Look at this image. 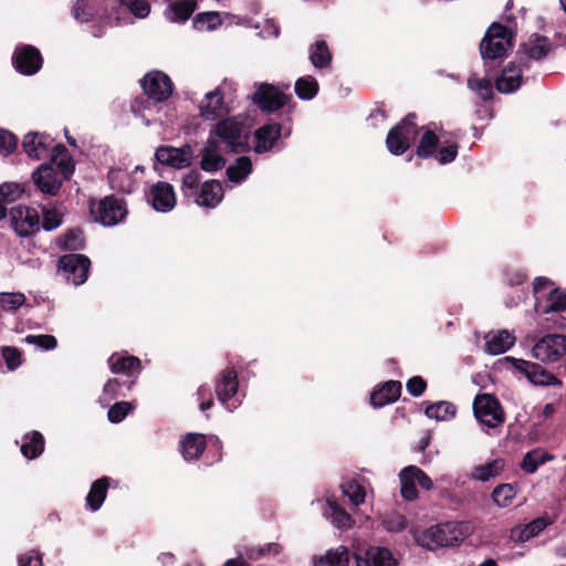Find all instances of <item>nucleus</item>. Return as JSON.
Instances as JSON below:
<instances>
[{
	"label": "nucleus",
	"mask_w": 566,
	"mask_h": 566,
	"mask_svg": "<svg viewBox=\"0 0 566 566\" xmlns=\"http://www.w3.org/2000/svg\"><path fill=\"white\" fill-rule=\"evenodd\" d=\"M552 282L545 277L534 281V311L538 316L537 325L542 329L553 327L557 313L566 310V293L552 287Z\"/></svg>",
	"instance_id": "3"
},
{
	"label": "nucleus",
	"mask_w": 566,
	"mask_h": 566,
	"mask_svg": "<svg viewBox=\"0 0 566 566\" xmlns=\"http://www.w3.org/2000/svg\"><path fill=\"white\" fill-rule=\"evenodd\" d=\"M192 24L198 31H212L222 24V19L218 12H202L195 17Z\"/></svg>",
	"instance_id": "42"
},
{
	"label": "nucleus",
	"mask_w": 566,
	"mask_h": 566,
	"mask_svg": "<svg viewBox=\"0 0 566 566\" xmlns=\"http://www.w3.org/2000/svg\"><path fill=\"white\" fill-rule=\"evenodd\" d=\"M310 59L314 67L324 69L331 63L332 55L325 41H316L311 48Z\"/></svg>",
	"instance_id": "41"
},
{
	"label": "nucleus",
	"mask_w": 566,
	"mask_h": 566,
	"mask_svg": "<svg viewBox=\"0 0 566 566\" xmlns=\"http://www.w3.org/2000/svg\"><path fill=\"white\" fill-rule=\"evenodd\" d=\"M53 139L46 134L29 133L23 137L22 147L29 157L40 159L53 154Z\"/></svg>",
	"instance_id": "22"
},
{
	"label": "nucleus",
	"mask_w": 566,
	"mask_h": 566,
	"mask_svg": "<svg viewBox=\"0 0 566 566\" xmlns=\"http://www.w3.org/2000/svg\"><path fill=\"white\" fill-rule=\"evenodd\" d=\"M98 0H76L72 14L78 22H88L96 14Z\"/></svg>",
	"instance_id": "40"
},
{
	"label": "nucleus",
	"mask_w": 566,
	"mask_h": 566,
	"mask_svg": "<svg viewBox=\"0 0 566 566\" xmlns=\"http://www.w3.org/2000/svg\"><path fill=\"white\" fill-rule=\"evenodd\" d=\"M476 420L486 428H497L503 424L505 417L499 401L491 395H478L473 401Z\"/></svg>",
	"instance_id": "7"
},
{
	"label": "nucleus",
	"mask_w": 566,
	"mask_h": 566,
	"mask_svg": "<svg viewBox=\"0 0 566 566\" xmlns=\"http://www.w3.org/2000/svg\"><path fill=\"white\" fill-rule=\"evenodd\" d=\"M199 114L206 120H216L229 114L224 96L220 87L205 94L198 104Z\"/></svg>",
	"instance_id": "14"
},
{
	"label": "nucleus",
	"mask_w": 566,
	"mask_h": 566,
	"mask_svg": "<svg viewBox=\"0 0 566 566\" xmlns=\"http://www.w3.org/2000/svg\"><path fill=\"white\" fill-rule=\"evenodd\" d=\"M206 448V437L188 433L180 442L181 453L187 461L197 460Z\"/></svg>",
	"instance_id": "31"
},
{
	"label": "nucleus",
	"mask_w": 566,
	"mask_h": 566,
	"mask_svg": "<svg viewBox=\"0 0 566 566\" xmlns=\"http://www.w3.org/2000/svg\"><path fill=\"white\" fill-rule=\"evenodd\" d=\"M197 2L195 0H177L170 2L165 10V17L170 22H186L196 10Z\"/></svg>",
	"instance_id": "28"
},
{
	"label": "nucleus",
	"mask_w": 566,
	"mask_h": 566,
	"mask_svg": "<svg viewBox=\"0 0 566 566\" xmlns=\"http://www.w3.org/2000/svg\"><path fill=\"white\" fill-rule=\"evenodd\" d=\"M356 566H398L390 549L381 546H368L355 553Z\"/></svg>",
	"instance_id": "18"
},
{
	"label": "nucleus",
	"mask_w": 566,
	"mask_h": 566,
	"mask_svg": "<svg viewBox=\"0 0 566 566\" xmlns=\"http://www.w3.org/2000/svg\"><path fill=\"white\" fill-rule=\"evenodd\" d=\"M108 490V480L107 478H102L96 480L86 496V505L87 507L95 512L97 511L105 501L106 493Z\"/></svg>",
	"instance_id": "34"
},
{
	"label": "nucleus",
	"mask_w": 566,
	"mask_h": 566,
	"mask_svg": "<svg viewBox=\"0 0 566 566\" xmlns=\"http://www.w3.org/2000/svg\"><path fill=\"white\" fill-rule=\"evenodd\" d=\"M417 133L415 115L410 114L389 130L386 139L388 150L394 155L403 154L416 140Z\"/></svg>",
	"instance_id": "6"
},
{
	"label": "nucleus",
	"mask_w": 566,
	"mask_h": 566,
	"mask_svg": "<svg viewBox=\"0 0 566 566\" xmlns=\"http://www.w3.org/2000/svg\"><path fill=\"white\" fill-rule=\"evenodd\" d=\"M108 365L114 374L130 375L140 369V361L135 356H123L120 354H113L108 358Z\"/></svg>",
	"instance_id": "32"
},
{
	"label": "nucleus",
	"mask_w": 566,
	"mask_h": 566,
	"mask_svg": "<svg viewBox=\"0 0 566 566\" xmlns=\"http://www.w3.org/2000/svg\"><path fill=\"white\" fill-rule=\"evenodd\" d=\"M401 384L399 381L389 380L378 390H374L370 395V402L374 407H382L394 402L400 396Z\"/></svg>",
	"instance_id": "29"
},
{
	"label": "nucleus",
	"mask_w": 566,
	"mask_h": 566,
	"mask_svg": "<svg viewBox=\"0 0 566 566\" xmlns=\"http://www.w3.org/2000/svg\"><path fill=\"white\" fill-rule=\"evenodd\" d=\"M343 494L348 496L350 503L355 506L365 502L366 491L355 480L347 481L340 485Z\"/></svg>",
	"instance_id": "46"
},
{
	"label": "nucleus",
	"mask_w": 566,
	"mask_h": 566,
	"mask_svg": "<svg viewBox=\"0 0 566 566\" xmlns=\"http://www.w3.org/2000/svg\"><path fill=\"white\" fill-rule=\"evenodd\" d=\"M144 176V168L136 166L133 170L114 168L108 172L111 187L115 190L130 193L137 189Z\"/></svg>",
	"instance_id": "17"
},
{
	"label": "nucleus",
	"mask_w": 566,
	"mask_h": 566,
	"mask_svg": "<svg viewBox=\"0 0 566 566\" xmlns=\"http://www.w3.org/2000/svg\"><path fill=\"white\" fill-rule=\"evenodd\" d=\"M426 416L437 421H449L455 417L457 408L448 401H438L426 408Z\"/></svg>",
	"instance_id": "38"
},
{
	"label": "nucleus",
	"mask_w": 566,
	"mask_h": 566,
	"mask_svg": "<svg viewBox=\"0 0 566 566\" xmlns=\"http://www.w3.org/2000/svg\"><path fill=\"white\" fill-rule=\"evenodd\" d=\"M209 136L234 153L243 151L248 147V129L238 116L218 120L210 129Z\"/></svg>",
	"instance_id": "4"
},
{
	"label": "nucleus",
	"mask_w": 566,
	"mask_h": 566,
	"mask_svg": "<svg viewBox=\"0 0 566 566\" xmlns=\"http://www.w3.org/2000/svg\"><path fill=\"white\" fill-rule=\"evenodd\" d=\"M318 92V83L313 76H304L296 81L295 93L301 99H312Z\"/></svg>",
	"instance_id": "44"
},
{
	"label": "nucleus",
	"mask_w": 566,
	"mask_h": 566,
	"mask_svg": "<svg viewBox=\"0 0 566 566\" xmlns=\"http://www.w3.org/2000/svg\"><path fill=\"white\" fill-rule=\"evenodd\" d=\"M547 460L546 453L542 450L527 452L522 461V469L527 473H534L537 468Z\"/></svg>",
	"instance_id": "47"
},
{
	"label": "nucleus",
	"mask_w": 566,
	"mask_h": 566,
	"mask_svg": "<svg viewBox=\"0 0 566 566\" xmlns=\"http://www.w3.org/2000/svg\"><path fill=\"white\" fill-rule=\"evenodd\" d=\"M238 377L233 369H226L221 373L220 379L216 386V392L219 401L228 409L233 411L237 409L241 401L235 397L238 392Z\"/></svg>",
	"instance_id": "12"
},
{
	"label": "nucleus",
	"mask_w": 566,
	"mask_h": 566,
	"mask_svg": "<svg viewBox=\"0 0 566 566\" xmlns=\"http://www.w3.org/2000/svg\"><path fill=\"white\" fill-rule=\"evenodd\" d=\"M44 449V439L43 436L33 431L31 434H27L22 439L21 443V452L28 459L38 458Z\"/></svg>",
	"instance_id": "37"
},
{
	"label": "nucleus",
	"mask_w": 566,
	"mask_h": 566,
	"mask_svg": "<svg viewBox=\"0 0 566 566\" xmlns=\"http://www.w3.org/2000/svg\"><path fill=\"white\" fill-rule=\"evenodd\" d=\"M547 53H548V46L544 40L538 41L537 43L531 45L527 49V55L533 60H541V59L545 57L547 55Z\"/></svg>",
	"instance_id": "63"
},
{
	"label": "nucleus",
	"mask_w": 566,
	"mask_h": 566,
	"mask_svg": "<svg viewBox=\"0 0 566 566\" xmlns=\"http://www.w3.org/2000/svg\"><path fill=\"white\" fill-rule=\"evenodd\" d=\"M224 164L221 143L209 136L206 146L201 150V168L205 171L213 172L220 170Z\"/></svg>",
	"instance_id": "23"
},
{
	"label": "nucleus",
	"mask_w": 566,
	"mask_h": 566,
	"mask_svg": "<svg viewBox=\"0 0 566 566\" xmlns=\"http://www.w3.org/2000/svg\"><path fill=\"white\" fill-rule=\"evenodd\" d=\"M485 350L491 355H500L507 352L515 343V336L506 331L490 332L484 336Z\"/></svg>",
	"instance_id": "24"
},
{
	"label": "nucleus",
	"mask_w": 566,
	"mask_h": 566,
	"mask_svg": "<svg viewBox=\"0 0 566 566\" xmlns=\"http://www.w3.org/2000/svg\"><path fill=\"white\" fill-rule=\"evenodd\" d=\"M83 233L78 229L70 230L61 239V245L65 250H80L83 248Z\"/></svg>",
	"instance_id": "53"
},
{
	"label": "nucleus",
	"mask_w": 566,
	"mask_h": 566,
	"mask_svg": "<svg viewBox=\"0 0 566 566\" xmlns=\"http://www.w3.org/2000/svg\"><path fill=\"white\" fill-rule=\"evenodd\" d=\"M148 201L158 212H169L176 206L174 187L165 181H158L151 186L148 193Z\"/></svg>",
	"instance_id": "20"
},
{
	"label": "nucleus",
	"mask_w": 566,
	"mask_h": 566,
	"mask_svg": "<svg viewBox=\"0 0 566 566\" xmlns=\"http://www.w3.org/2000/svg\"><path fill=\"white\" fill-rule=\"evenodd\" d=\"M2 355L10 370H13L21 365V354L18 349L7 347L3 349Z\"/></svg>",
	"instance_id": "62"
},
{
	"label": "nucleus",
	"mask_w": 566,
	"mask_h": 566,
	"mask_svg": "<svg viewBox=\"0 0 566 566\" xmlns=\"http://www.w3.org/2000/svg\"><path fill=\"white\" fill-rule=\"evenodd\" d=\"M474 525L470 521H450L430 526L415 535L416 542L428 551L458 545L472 535Z\"/></svg>",
	"instance_id": "2"
},
{
	"label": "nucleus",
	"mask_w": 566,
	"mask_h": 566,
	"mask_svg": "<svg viewBox=\"0 0 566 566\" xmlns=\"http://www.w3.org/2000/svg\"><path fill=\"white\" fill-rule=\"evenodd\" d=\"M51 158L52 164H42L32 174V179L41 192L55 196L63 180L73 174L74 163L63 145L54 147Z\"/></svg>",
	"instance_id": "1"
},
{
	"label": "nucleus",
	"mask_w": 566,
	"mask_h": 566,
	"mask_svg": "<svg viewBox=\"0 0 566 566\" xmlns=\"http://www.w3.org/2000/svg\"><path fill=\"white\" fill-rule=\"evenodd\" d=\"M504 467L505 464L502 459H494L488 463L476 465L473 469L471 478L473 480L486 482L500 475L501 472L504 470Z\"/></svg>",
	"instance_id": "35"
},
{
	"label": "nucleus",
	"mask_w": 566,
	"mask_h": 566,
	"mask_svg": "<svg viewBox=\"0 0 566 566\" xmlns=\"http://www.w3.org/2000/svg\"><path fill=\"white\" fill-rule=\"evenodd\" d=\"M156 159L164 165L181 169L190 166L192 160V150L189 146L175 148L171 146H163L157 148L155 153Z\"/></svg>",
	"instance_id": "21"
},
{
	"label": "nucleus",
	"mask_w": 566,
	"mask_h": 566,
	"mask_svg": "<svg viewBox=\"0 0 566 566\" xmlns=\"http://www.w3.org/2000/svg\"><path fill=\"white\" fill-rule=\"evenodd\" d=\"M25 302L22 293H0V307L3 311H15Z\"/></svg>",
	"instance_id": "51"
},
{
	"label": "nucleus",
	"mask_w": 566,
	"mask_h": 566,
	"mask_svg": "<svg viewBox=\"0 0 566 566\" xmlns=\"http://www.w3.org/2000/svg\"><path fill=\"white\" fill-rule=\"evenodd\" d=\"M25 342L45 350L54 349L57 345L56 338L52 335H28Z\"/></svg>",
	"instance_id": "57"
},
{
	"label": "nucleus",
	"mask_w": 566,
	"mask_h": 566,
	"mask_svg": "<svg viewBox=\"0 0 566 566\" xmlns=\"http://www.w3.org/2000/svg\"><path fill=\"white\" fill-rule=\"evenodd\" d=\"M400 493L407 501H413L418 497V490L409 467L403 468L399 473Z\"/></svg>",
	"instance_id": "43"
},
{
	"label": "nucleus",
	"mask_w": 566,
	"mask_h": 566,
	"mask_svg": "<svg viewBox=\"0 0 566 566\" xmlns=\"http://www.w3.org/2000/svg\"><path fill=\"white\" fill-rule=\"evenodd\" d=\"M325 515L331 518L338 528H350L354 524L353 517L340 507L335 501L327 500V509Z\"/></svg>",
	"instance_id": "36"
},
{
	"label": "nucleus",
	"mask_w": 566,
	"mask_h": 566,
	"mask_svg": "<svg viewBox=\"0 0 566 566\" xmlns=\"http://www.w3.org/2000/svg\"><path fill=\"white\" fill-rule=\"evenodd\" d=\"M17 138L15 136L4 129H0V153L3 155H9L17 147Z\"/></svg>",
	"instance_id": "59"
},
{
	"label": "nucleus",
	"mask_w": 566,
	"mask_h": 566,
	"mask_svg": "<svg viewBox=\"0 0 566 566\" xmlns=\"http://www.w3.org/2000/svg\"><path fill=\"white\" fill-rule=\"evenodd\" d=\"M24 191V186L19 182H4L0 186V197L6 203L18 200Z\"/></svg>",
	"instance_id": "49"
},
{
	"label": "nucleus",
	"mask_w": 566,
	"mask_h": 566,
	"mask_svg": "<svg viewBox=\"0 0 566 566\" xmlns=\"http://www.w3.org/2000/svg\"><path fill=\"white\" fill-rule=\"evenodd\" d=\"M252 171V161L249 157H240L227 168V175L230 181L234 184L242 182Z\"/></svg>",
	"instance_id": "39"
},
{
	"label": "nucleus",
	"mask_w": 566,
	"mask_h": 566,
	"mask_svg": "<svg viewBox=\"0 0 566 566\" xmlns=\"http://www.w3.org/2000/svg\"><path fill=\"white\" fill-rule=\"evenodd\" d=\"M458 155V145L455 143H449L441 147L437 154V159L440 164H449L455 159Z\"/></svg>",
	"instance_id": "61"
},
{
	"label": "nucleus",
	"mask_w": 566,
	"mask_h": 566,
	"mask_svg": "<svg viewBox=\"0 0 566 566\" xmlns=\"http://www.w3.org/2000/svg\"><path fill=\"white\" fill-rule=\"evenodd\" d=\"M223 198V188L220 181L210 180L201 185L200 190L195 197L198 206L214 208Z\"/></svg>",
	"instance_id": "25"
},
{
	"label": "nucleus",
	"mask_w": 566,
	"mask_h": 566,
	"mask_svg": "<svg viewBox=\"0 0 566 566\" xmlns=\"http://www.w3.org/2000/svg\"><path fill=\"white\" fill-rule=\"evenodd\" d=\"M409 470L413 476L416 483L420 485L421 489L426 491H430L433 488V482L430 476L420 468L416 465H408Z\"/></svg>",
	"instance_id": "58"
},
{
	"label": "nucleus",
	"mask_w": 566,
	"mask_h": 566,
	"mask_svg": "<svg viewBox=\"0 0 566 566\" xmlns=\"http://www.w3.org/2000/svg\"><path fill=\"white\" fill-rule=\"evenodd\" d=\"M512 46L510 30L499 23H493L480 44L481 55L484 60H496L505 56Z\"/></svg>",
	"instance_id": "5"
},
{
	"label": "nucleus",
	"mask_w": 566,
	"mask_h": 566,
	"mask_svg": "<svg viewBox=\"0 0 566 566\" xmlns=\"http://www.w3.org/2000/svg\"><path fill=\"white\" fill-rule=\"evenodd\" d=\"M91 213L95 221L109 227L120 222L125 218L127 209L123 200L109 196L92 203Z\"/></svg>",
	"instance_id": "8"
},
{
	"label": "nucleus",
	"mask_w": 566,
	"mask_h": 566,
	"mask_svg": "<svg viewBox=\"0 0 566 566\" xmlns=\"http://www.w3.org/2000/svg\"><path fill=\"white\" fill-rule=\"evenodd\" d=\"M516 495L515 488L512 484H500L492 492L493 502L499 507H507L512 504Z\"/></svg>",
	"instance_id": "45"
},
{
	"label": "nucleus",
	"mask_w": 566,
	"mask_h": 566,
	"mask_svg": "<svg viewBox=\"0 0 566 566\" xmlns=\"http://www.w3.org/2000/svg\"><path fill=\"white\" fill-rule=\"evenodd\" d=\"M90 260L82 254H69L59 260V272L75 286L87 280Z\"/></svg>",
	"instance_id": "10"
},
{
	"label": "nucleus",
	"mask_w": 566,
	"mask_h": 566,
	"mask_svg": "<svg viewBox=\"0 0 566 566\" xmlns=\"http://www.w3.org/2000/svg\"><path fill=\"white\" fill-rule=\"evenodd\" d=\"M522 70L514 63L507 64L502 74L495 82V87L500 93L509 94L521 86Z\"/></svg>",
	"instance_id": "26"
},
{
	"label": "nucleus",
	"mask_w": 566,
	"mask_h": 566,
	"mask_svg": "<svg viewBox=\"0 0 566 566\" xmlns=\"http://www.w3.org/2000/svg\"><path fill=\"white\" fill-rule=\"evenodd\" d=\"M553 523L549 516H542L533 520L524 526H517L512 530V537L520 542H526L537 536L542 531Z\"/></svg>",
	"instance_id": "27"
},
{
	"label": "nucleus",
	"mask_w": 566,
	"mask_h": 566,
	"mask_svg": "<svg viewBox=\"0 0 566 566\" xmlns=\"http://www.w3.org/2000/svg\"><path fill=\"white\" fill-rule=\"evenodd\" d=\"M15 69L25 75L35 74L42 65L40 51L32 45H21L17 48L13 55Z\"/></svg>",
	"instance_id": "19"
},
{
	"label": "nucleus",
	"mask_w": 566,
	"mask_h": 566,
	"mask_svg": "<svg viewBox=\"0 0 566 566\" xmlns=\"http://www.w3.org/2000/svg\"><path fill=\"white\" fill-rule=\"evenodd\" d=\"M438 137L432 130H426L417 148V155L422 158L430 157L437 149Z\"/></svg>",
	"instance_id": "48"
},
{
	"label": "nucleus",
	"mask_w": 566,
	"mask_h": 566,
	"mask_svg": "<svg viewBox=\"0 0 566 566\" xmlns=\"http://www.w3.org/2000/svg\"><path fill=\"white\" fill-rule=\"evenodd\" d=\"M11 221L20 237H28L40 229V218L35 209L17 206L11 209Z\"/></svg>",
	"instance_id": "15"
},
{
	"label": "nucleus",
	"mask_w": 566,
	"mask_h": 566,
	"mask_svg": "<svg viewBox=\"0 0 566 566\" xmlns=\"http://www.w3.org/2000/svg\"><path fill=\"white\" fill-rule=\"evenodd\" d=\"M468 85L472 91L478 93L482 98H486L491 95V92H492L491 82L486 78L471 76L468 80Z\"/></svg>",
	"instance_id": "56"
},
{
	"label": "nucleus",
	"mask_w": 566,
	"mask_h": 566,
	"mask_svg": "<svg viewBox=\"0 0 566 566\" xmlns=\"http://www.w3.org/2000/svg\"><path fill=\"white\" fill-rule=\"evenodd\" d=\"M133 410V405L127 401L116 402L108 410V420L113 423L120 422L130 411Z\"/></svg>",
	"instance_id": "55"
},
{
	"label": "nucleus",
	"mask_w": 566,
	"mask_h": 566,
	"mask_svg": "<svg viewBox=\"0 0 566 566\" xmlns=\"http://www.w3.org/2000/svg\"><path fill=\"white\" fill-rule=\"evenodd\" d=\"M19 566H42V556L38 551H31L19 558Z\"/></svg>",
	"instance_id": "64"
},
{
	"label": "nucleus",
	"mask_w": 566,
	"mask_h": 566,
	"mask_svg": "<svg viewBox=\"0 0 566 566\" xmlns=\"http://www.w3.org/2000/svg\"><path fill=\"white\" fill-rule=\"evenodd\" d=\"M182 193L188 198H193L197 196L199 188V174L197 171H189L185 175L182 179Z\"/></svg>",
	"instance_id": "54"
},
{
	"label": "nucleus",
	"mask_w": 566,
	"mask_h": 566,
	"mask_svg": "<svg viewBox=\"0 0 566 566\" xmlns=\"http://www.w3.org/2000/svg\"><path fill=\"white\" fill-rule=\"evenodd\" d=\"M122 4L137 19H145L150 13V4L147 0H122Z\"/></svg>",
	"instance_id": "50"
},
{
	"label": "nucleus",
	"mask_w": 566,
	"mask_h": 566,
	"mask_svg": "<svg viewBox=\"0 0 566 566\" xmlns=\"http://www.w3.org/2000/svg\"><path fill=\"white\" fill-rule=\"evenodd\" d=\"M281 136V126L279 124H268L255 132V150L264 153L270 150Z\"/></svg>",
	"instance_id": "30"
},
{
	"label": "nucleus",
	"mask_w": 566,
	"mask_h": 566,
	"mask_svg": "<svg viewBox=\"0 0 566 566\" xmlns=\"http://www.w3.org/2000/svg\"><path fill=\"white\" fill-rule=\"evenodd\" d=\"M506 360L511 361L513 366L517 370L522 371L527 377V379L534 385H560V381L553 374L548 373L538 364L514 357H506Z\"/></svg>",
	"instance_id": "16"
},
{
	"label": "nucleus",
	"mask_w": 566,
	"mask_h": 566,
	"mask_svg": "<svg viewBox=\"0 0 566 566\" xmlns=\"http://www.w3.org/2000/svg\"><path fill=\"white\" fill-rule=\"evenodd\" d=\"M381 524L388 532L392 533L401 532L407 526L406 518L396 512L386 514L381 520Z\"/></svg>",
	"instance_id": "52"
},
{
	"label": "nucleus",
	"mask_w": 566,
	"mask_h": 566,
	"mask_svg": "<svg viewBox=\"0 0 566 566\" xmlns=\"http://www.w3.org/2000/svg\"><path fill=\"white\" fill-rule=\"evenodd\" d=\"M566 354V336L549 334L536 342L532 348V356L543 363L560 359Z\"/></svg>",
	"instance_id": "9"
},
{
	"label": "nucleus",
	"mask_w": 566,
	"mask_h": 566,
	"mask_svg": "<svg viewBox=\"0 0 566 566\" xmlns=\"http://www.w3.org/2000/svg\"><path fill=\"white\" fill-rule=\"evenodd\" d=\"M289 96L274 85L262 83L253 94V102L264 112L272 113L287 103Z\"/></svg>",
	"instance_id": "13"
},
{
	"label": "nucleus",
	"mask_w": 566,
	"mask_h": 566,
	"mask_svg": "<svg viewBox=\"0 0 566 566\" xmlns=\"http://www.w3.org/2000/svg\"><path fill=\"white\" fill-rule=\"evenodd\" d=\"M349 562V552L345 546H338L329 549L325 555L314 559V566H347Z\"/></svg>",
	"instance_id": "33"
},
{
	"label": "nucleus",
	"mask_w": 566,
	"mask_h": 566,
	"mask_svg": "<svg viewBox=\"0 0 566 566\" xmlns=\"http://www.w3.org/2000/svg\"><path fill=\"white\" fill-rule=\"evenodd\" d=\"M142 86L147 96L155 102L166 101L172 93L170 77L160 71L147 73L142 81Z\"/></svg>",
	"instance_id": "11"
},
{
	"label": "nucleus",
	"mask_w": 566,
	"mask_h": 566,
	"mask_svg": "<svg viewBox=\"0 0 566 566\" xmlns=\"http://www.w3.org/2000/svg\"><path fill=\"white\" fill-rule=\"evenodd\" d=\"M62 222V217L59 211L54 209H43L42 227L45 230H53Z\"/></svg>",
	"instance_id": "60"
}]
</instances>
